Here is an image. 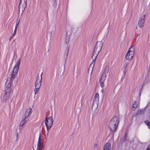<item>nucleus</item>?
<instances>
[{
	"label": "nucleus",
	"mask_w": 150,
	"mask_h": 150,
	"mask_svg": "<svg viewBox=\"0 0 150 150\" xmlns=\"http://www.w3.org/2000/svg\"><path fill=\"white\" fill-rule=\"evenodd\" d=\"M4 91L10 93L13 91L11 83H8L6 85Z\"/></svg>",
	"instance_id": "f8f14e48"
},
{
	"label": "nucleus",
	"mask_w": 150,
	"mask_h": 150,
	"mask_svg": "<svg viewBox=\"0 0 150 150\" xmlns=\"http://www.w3.org/2000/svg\"><path fill=\"white\" fill-rule=\"evenodd\" d=\"M111 149V144L107 142L105 145L103 150H110Z\"/></svg>",
	"instance_id": "4468645a"
},
{
	"label": "nucleus",
	"mask_w": 150,
	"mask_h": 150,
	"mask_svg": "<svg viewBox=\"0 0 150 150\" xmlns=\"http://www.w3.org/2000/svg\"><path fill=\"white\" fill-rule=\"evenodd\" d=\"M134 50L133 47H131L128 51L126 55V59L129 60H131L134 55Z\"/></svg>",
	"instance_id": "6e6552de"
},
{
	"label": "nucleus",
	"mask_w": 150,
	"mask_h": 150,
	"mask_svg": "<svg viewBox=\"0 0 150 150\" xmlns=\"http://www.w3.org/2000/svg\"><path fill=\"white\" fill-rule=\"evenodd\" d=\"M50 29H52V31H54L55 30V27L54 25L53 26H50Z\"/></svg>",
	"instance_id": "4be33fe9"
},
{
	"label": "nucleus",
	"mask_w": 150,
	"mask_h": 150,
	"mask_svg": "<svg viewBox=\"0 0 150 150\" xmlns=\"http://www.w3.org/2000/svg\"><path fill=\"white\" fill-rule=\"evenodd\" d=\"M20 62L21 59L19 58L17 60L16 64L13 67L11 77V80L14 79L17 75L18 72Z\"/></svg>",
	"instance_id": "20e7f679"
},
{
	"label": "nucleus",
	"mask_w": 150,
	"mask_h": 150,
	"mask_svg": "<svg viewBox=\"0 0 150 150\" xmlns=\"http://www.w3.org/2000/svg\"><path fill=\"white\" fill-rule=\"evenodd\" d=\"M37 150H44L43 143H38Z\"/></svg>",
	"instance_id": "2eb2a0df"
},
{
	"label": "nucleus",
	"mask_w": 150,
	"mask_h": 150,
	"mask_svg": "<svg viewBox=\"0 0 150 150\" xmlns=\"http://www.w3.org/2000/svg\"><path fill=\"white\" fill-rule=\"evenodd\" d=\"M33 150H34V149H33Z\"/></svg>",
	"instance_id": "2f4dec72"
},
{
	"label": "nucleus",
	"mask_w": 150,
	"mask_h": 150,
	"mask_svg": "<svg viewBox=\"0 0 150 150\" xmlns=\"http://www.w3.org/2000/svg\"><path fill=\"white\" fill-rule=\"evenodd\" d=\"M10 93L4 91L1 94V101L3 102H6L9 98Z\"/></svg>",
	"instance_id": "1a4fd4ad"
},
{
	"label": "nucleus",
	"mask_w": 150,
	"mask_h": 150,
	"mask_svg": "<svg viewBox=\"0 0 150 150\" xmlns=\"http://www.w3.org/2000/svg\"><path fill=\"white\" fill-rule=\"evenodd\" d=\"M45 122L47 129L48 130L51 128L53 124V120L52 117L51 116L46 117Z\"/></svg>",
	"instance_id": "423d86ee"
},
{
	"label": "nucleus",
	"mask_w": 150,
	"mask_h": 150,
	"mask_svg": "<svg viewBox=\"0 0 150 150\" xmlns=\"http://www.w3.org/2000/svg\"><path fill=\"white\" fill-rule=\"evenodd\" d=\"M137 105L136 102H134L132 105V110H135L137 107Z\"/></svg>",
	"instance_id": "a211bd4d"
},
{
	"label": "nucleus",
	"mask_w": 150,
	"mask_h": 150,
	"mask_svg": "<svg viewBox=\"0 0 150 150\" xmlns=\"http://www.w3.org/2000/svg\"><path fill=\"white\" fill-rule=\"evenodd\" d=\"M97 146V145H96V146H95V147H96V146Z\"/></svg>",
	"instance_id": "c756f323"
},
{
	"label": "nucleus",
	"mask_w": 150,
	"mask_h": 150,
	"mask_svg": "<svg viewBox=\"0 0 150 150\" xmlns=\"http://www.w3.org/2000/svg\"><path fill=\"white\" fill-rule=\"evenodd\" d=\"M16 31L17 30L16 29H15L12 35L13 36H14L16 35Z\"/></svg>",
	"instance_id": "b1692460"
},
{
	"label": "nucleus",
	"mask_w": 150,
	"mask_h": 150,
	"mask_svg": "<svg viewBox=\"0 0 150 150\" xmlns=\"http://www.w3.org/2000/svg\"><path fill=\"white\" fill-rule=\"evenodd\" d=\"M40 88V87H35V88L34 89V92L35 95H36L37 93L38 92Z\"/></svg>",
	"instance_id": "aec40b11"
},
{
	"label": "nucleus",
	"mask_w": 150,
	"mask_h": 150,
	"mask_svg": "<svg viewBox=\"0 0 150 150\" xmlns=\"http://www.w3.org/2000/svg\"><path fill=\"white\" fill-rule=\"evenodd\" d=\"M146 150H150V145L147 147Z\"/></svg>",
	"instance_id": "393cba45"
},
{
	"label": "nucleus",
	"mask_w": 150,
	"mask_h": 150,
	"mask_svg": "<svg viewBox=\"0 0 150 150\" xmlns=\"http://www.w3.org/2000/svg\"><path fill=\"white\" fill-rule=\"evenodd\" d=\"M19 22V21H17L16 22V24L18 25Z\"/></svg>",
	"instance_id": "bb28decb"
},
{
	"label": "nucleus",
	"mask_w": 150,
	"mask_h": 150,
	"mask_svg": "<svg viewBox=\"0 0 150 150\" xmlns=\"http://www.w3.org/2000/svg\"><path fill=\"white\" fill-rule=\"evenodd\" d=\"M42 75V73L41 74L40 78V77L38 76H37L36 80L35 83V87L40 88L41 85Z\"/></svg>",
	"instance_id": "9b49d317"
},
{
	"label": "nucleus",
	"mask_w": 150,
	"mask_h": 150,
	"mask_svg": "<svg viewBox=\"0 0 150 150\" xmlns=\"http://www.w3.org/2000/svg\"><path fill=\"white\" fill-rule=\"evenodd\" d=\"M103 44V43L101 41H97L96 42L92 56L93 61L92 63L89 65L88 71V73L89 71L91 70V73H92L95 63V60L101 50Z\"/></svg>",
	"instance_id": "f257e3e1"
},
{
	"label": "nucleus",
	"mask_w": 150,
	"mask_h": 150,
	"mask_svg": "<svg viewBox=\"0 0 150 150\" xmlns=\"http://www.w3.org/2000/svg\"><path fill=\"white\" fill-rule=\"evenodd\" d=\"M99 100V95L98 93L96 94L94 97V99L93 103V106L95 105H98V102Z\"/></svg>",
	"instance_id": "ddd939ff"
},
{
	"label": "nucleus",
	"mask_w": 150,
	"mask_h": 150,
	"mask_svg": "<svg viewBox=\"0 0 150 150\" xmlns=\"http://www.w3.org/2000/svg\"><path fill=\"white\" fill-rule=\"evenodd\" d=\"M48 132H48H48H47V136L48 135Z\"/></svg>",
	"instance_id": "c85d7f7f"
},
{
	"label": "nucleus",
	"mask_w": 150,
	"mask_h": 150,
	"mask_svg": "<svg viewBox=\"0 0 150 150\" xmlns=\"http://www.w3.org/2000/svg\"><path fill=\"white\" fill-rule=\"evenodd\" d=\"M119 122V118L117 117H114L109 124V127L110 130L112 132H114L117 128Z\"/></svg>",
	"instance_id": "f03ea898"
},
{
	"label": "nucleus",
	"mask_w": 150,
	"mask_h": 150,
	"mask_svg": "<svg viewBox=\"0 0 150 150\" xmlns=\"http://www.w3.org/2000/svg\"><path fill=\"white\" fill-rule=\"evenodd\" d=\"M32 109L31 108H28L25 112L24 117L22 119L21 122L19 126L20 127H23L25 124L28 120L30 117V115L32 113Z\"/></svg>",
	"instance_id": "7ed1b4c3"
},
{
	"label": "nucleus",
	"mask_w": 150,
	"mask_h": 150,
	"mask_svg": "<svg viewBox=\"0 0 150 150\" xmlns=\"http://www.w3.org/2000/svg\"><path fill=\"white\" fill-rule=\"evenodd\" d=\"M27 0H20L18 7V12L21 15L24 11L27 5Z\"/></svg>",
	"instance_id": "39448f33"
},
{
	"label": "nucleus",
	"mask_w": 150,
	"mask_h": 150,
	"mask_svg": "<svg viewBox=\"0 0 150 150\" xmlns=\"http://www.w3.org/2000/svg\"><path fill=\"white\" fill-rule=\"evenodd\" d=\"M108 71L109 69L108 67H105L104 73L100 79V86L102 88L104 87V82L105 79L107 74H108Z\"/></svg>",
	"instance_id": "0eeeda50"
},
{
	"label": "nucleus",
	"mask_w": 150,
	"mask_h": 150,
	"mask_svg": "<svg viewBox=\"0 0 150 150\" xmlns=\"http://www.w3.org/2000/svg\"><path fill=\"white\" fill-rule=\"evenodd\" d=\"M144 122L147 126L148 128L150 129V122L148 120H146L144 121Z\"/></svg>",
	"instance_id": "6ab92c4d"
},
{
	"label": "nucleus",
	"mask_w": 150,
	"mask_h": 150,
	"mask_svg": "<svg viewBox=\"0 0 150 150\" xmlns=\"http://www.w3.org/2000/svg\"><path fill=\"white\" fill-rule=\"evenodd\" d=\"M146 19V16L145 15H143L142 16L139 18L138 22V25L140 28H142L144 26L145 20Z\"/></svg>",
	"instance_id": "9d476101"
},
{
	"label": "nucleus",
	"mask_w": 150,
	"mask_h": 150,
	"mask_svg": "<svg viewBox=\"0 0 150 150\" xmlns=\"http://www.w3.org/2000/svg\"><path fill=\"white\" fill-rule=\"evenodd\" d=\"M13 35H12V36L10 38V40L11 41V39L13 38Z\"/></svg>",
	"instance_id": "cd10ccee"
},
{
	"label": "nucleus",
	"mask_w": 150,
	"mask_h": 150,
	"mask_svg": "<svg viewBox=\"0 0 150 150\" xmlns=\"http://www.w3.org/2000/svg\"><path fill=\"white\" fill-rule=\"evenodd\" d=\"M69 38L68 36H66L65 38V42L67 44L69 41Z\"/></svg>",
	"instance_id": "412c9836"
},
{
	"label": "nucleus",
	"mask_w": 150,
	"mask_h": 150,
	"mask_svg": "<svg viewBox=\"0 0 150 150\" xmlns=\"http://www.w3.org/2000/svg\"><path fill=\"white\" fill-rule=\"evenodd\" d=\"M128 64V63L126 61V62H125V63L124 64L123 68L124 69V70L123 71V72H124V74H125V73L126 72V69L127 68V66Z\"/></svg>",
	"instance_id": "f3484780"
},
{
	"label": "nucleus",
	"mask_w": 150,
	"mask_h": 150,
	"mask_svg": "<svg viewBox=\"0 0 150 150\" xmlns=\"http://www.w3.org/2000/svg\"><path fill=\"white\" fill-rule=\"evenodd\" d=\"M43 137L42 134L40 133L39 135L38 143H43Z\"/></svg>",
	"instance_id": "dca6fc26"
},
{
	"label": "nucleus",
	"mask_w": 150,
	"mask_h": 150,
	"mask_svg": "<svg viewBox=\"0 0 150 150\" xmlns=\"http://www.w3.org/2000/svg\"><path fill=\"white\" fill-rule=\"evenodd\" d=\"M141 112H142V110H140V109L138 110H137V111L136 114L137 115H139L141 113Z\"/></svg>",
	"instance_id": "5701e85b"
},
{
	"label": "nucleus",
	"mask_w": 150,
	"mask_h": 150,
	"mask_svg": "<svg viewBox=\"0 0 150 150\" xmlns=\"http://www.w3.org/2000/svg\"><path fill=\"white\" fill-rule=\"evenodd\" d=\"M96 146V145H94V146H95H95Z\"/></svg>",
	"instance_id": "7c9ffc66"
},
{
	"label": "nucleus",
	"mask_w": 150,
	"mask_h": 150,
	"mask_svg": "<svg viewBox=\"0 0 150 150\" xmlns=\"http://www.w3.org/2000/svg\"><path fill=\"white\" fill-rule=\"evenodd\" d=\"M18 25L16 24L15 29H16V30H17V28L18 26Z\"/></svg>",
	"instance_id": "a878e982"
}]
</instances>
